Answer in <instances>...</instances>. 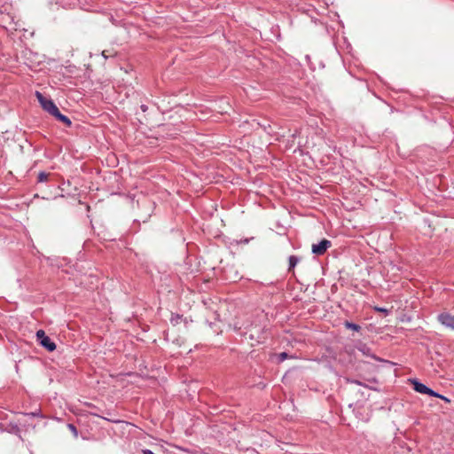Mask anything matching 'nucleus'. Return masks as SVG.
Instances as JSON below:
<instances>
[{
	"label": "nucleus",
	"mask_w": 454,
	"mask_h": 454,
	"mask_svg": "<svg viewBox=\"0 0 454 454\" xmlns=\"http://www.w3.org/2000/svg\"><path fill=\"white\" fill-rule=\"evenodd\" d=\"M438 321L451 330H454V316L448 313L442 312L438 315Z\"/></svg>",
	"instance_id": "39448f33"
},
{
	"label": "nucleus",
	"mask_w": 454,
	"mask_h": 454,
	"mask_svg": "<svg viewBox=\"0 0 454 454\" xmlns=\"http://www.w3.org/2000/svg\"><path fill=\"white\" fill-rule=\"evenodd\" d=\"M288 357H289V355L286 352H282L278 355V362H283L286 359H287Z\"/></svg>",
	"instance_id": "f8f14e48"
},
{
	"label": "nucleus",
	"mask_w": 454,
	"mask_h": 454,
	"mask_svg": "<svg viewBox=\"0 0 454 454\" xmlns=\"http://www.w3.org/2000/svg\"><path fill=\"white\" fill-rule=\"evenodd\" d=\"M143 454H154L151 450L145 449L142 450Z\"/></svg>",
	"instance_id": "f3484780"
},
{
	"label": "nucleus",
	"mask_w": 454,
	"mask_h": 454,
	"mask_svg": "<svg viewBox=\"0 0 454 454\" xmlns=\"http://www.w3.org/2000/svg\"><path fill=\"white\" fill-rule=\"evenodd\" d=\"M332 243L328 239H322L318 244L312 245V253L317 255L324 254L331 247Z\"/></svg>",
	"instance_id": "20e7f679"
},
{
	"label": "nucleus",
	"mask_w": 454,
	"mask_h": 454,
	"mask_svg": "<svg viewBox=\"0 0 454 454\" xmlns=\"http://www.w3.org/2000/svg\"><path fill=\"white\" fill-rule=\"evenodd\" d=\"M122 81L124 82V84H119L118 87L119 89H123L118 91L119 97L117 98H115V100H119L120 103L122 102L124 98H129L131 93H133V88L129 85H127L129 79L125 80L124 78H122Z\"/></svg>",
	"instance_id": "7ed1b4c3"
},
{
	"label": "nucleus",
	"mask_w": 454,
	"mask_h": 454,
	"mask_svg": "<svg viewBox=\"0 0 454 454\" xmlns=\"http://www.w3.org/2000/svg\"><path fill=\"white\" fill-rule=\"evenodd\" d=\"M49 176H50V174H48L46 172H43V171H41L38 174L37 181L39 183L46 182L48 180V178H49Z\"/></svg>",
	"instance_id": "9b49d317"
},
{
	"label": "nucleus",
	"mask_w": 454,
	"mask_h": 454,
	"mask_svg": "<svg viewBox=\"0 0 454 454\" xmlns=\"http://www.w3.org/2000/svg\"><path fill=\"white\" fill-rule=\"evenodd\" d=\"M351 383H355L356 385H362V383L358 380H349Z\"/></svg>",
	"instance_id": "a211bd4d"
},
{
	"label": "nucleus",
	"mask_w": 454,
	"mask_h": 454,
	"mask_svg": "<svg viewBox=\"0 0 454 454\" xmlns=\"http://www.w3.org/2000/svg\"><path fill=\"white\" fill-rule=\"evenodd\" d=\"M223 112H224V113H227V110H224V109L223 108V110L221 111V113H223Z\"/></svg>",
	"instance_id": "412c9836"
},
{
	"label": "nucleus",
	"mask_w": 454,
	"mask_h": 454,
	"mask_svg": "<svg viewBox=\"0 0 454 454\" xmlns=\"http://www.w3.org/2000/svg\"><path fill=\"white\" fill-rule=\"evenodd\" d=\"M379 311H386L384 309H377Z\"/></svg>",
	"instance_id": "aec40b11"
},
{
	"label": "nucleus",
	"mask_w": 454,
	"mask_h": 454,
	"mask_svg": "<svg viewBox=\"0 0 454 454\" xmlns=\"http://www.w3.org/2000/svg\"><path fill=\"white\" fill-rule=\"evenodd\" d=\"M121 74L128 75V71L124 70L122 67L120 68V74H118V76H121Z\"/></svg>",
	"instance_id": "2eb2a0df"
},
{
	"label": "nucleus",
	"mask_w": 454,
	"mask_h": 454,
	"mask_svg": "<svg viewBox=\"0 0 454 454\" xmlns=\"http://www.w3.org/2000/svg\"><path fill=\"white\" fill-rule=\"evenodd\" d=\"M289 270H294V268L296 266V264L298 263L299 262V259L297 256L295 255H291L289 257Z\"/></svg>",
	"instance_id": "1a4fd4ad"
},
{
	"label": "nucleus",
	"mask_w": 454,
	"mask_h": 454,
	"mask_svg": "<svg viewBox=\"0 0 454 454\" xmlns=\"http://www.w3.org/2000/svg\"><path fill=\"white\" fill-rule=\"evenodd\" d=\"M68 428L70 429V431L74 434V436L76 437L78 433H77V429L75 427V426H74L73 424H68L67 425Z\"/></svg>",
	"instance_id": "4468645a"
},
{
	"label": "nucleus",
	"mask_w": 454,
	"mask_h": 454,
	"mask_svg": "<svg viewBox=\"0 0 454 454\" xmlns=\"http://www.w3.org/2000/svg\"><path fill=\"white\" fill-rule=\"evenodd\" d=\"M39 342L48 351H53L56 349V344L51 340L49 336L43 337V339H42Z\"/></svg>",
	"instance_id": "423d86ee"
},
{
	"label": "nucleus",
	"mask_w": 454,
	"mask_h": 454,
	"mask_svg": "<svg viewBox=\"0 0 454 454\" xmlns=\"http://www.w3.org/2000/svg\"><path fill=\"white\" fill-rule=\"evenodd\" d=\"M46 336L47 335L45 334L43 330H39V331L36 332V338H37L38 341H41V340L43 339V337H46Z\"/></svg>",
	"instance_id": "ddd939ff"
},
{
	"label": "nucleus",
	"mask_w": 454,
	"mask_h": 454,
	"mask_svg": "<svg viewBox=\"0 0 454 454\" xmlns=\"http://www.w3.org/2000/svg\"><path fill=\"white\" fill-rule=\"evenodd\" d=\"M51 115L54 116L58 121L63 122L67 127H70L72 124L71 120L67 116L62 114L59 108Z\"/></svg>",
	"instance_id": "0eeeda50"
},
{
	"label": "nucleus",
	"mask_w": 454,
	"mask_h": 454,
	"mask_svg": "<svg viewBox=\"0 0 454 454\" xmlns=\"http://www.w3.org/2000/svg\"><path fill=\"white\" fill-rule=\"evenodd\" d=\"M35 96L43 107V109L46 112H48L51 115L57 111L58 106L55 105V103L51 99L45 98L41 92L36 91Z\"/></svg>",
	"instance_id": "f257e3e1"
},
{
	"label": "nucleus",
	"mask_w": 454,
	"mask_h": 454,
	"mask_svg": "<svg viewBox=\"0 0 454 454\" xmlns=\"http://www.w3.org/2000/svg\"><path fill=\"white\" fill-rule=\"evenodd\" d=\"M143 454H154L151 450L145 449L142 450Z\"/></svg>",
	"instance_id": "dca6fc26"
},
{
	"label": "nucleus",
	"mask_w": 454,
	"mask_h": 454,
	"mask_svg": "<svg viewBox=\"0 0 454 454\" xmlns=\"http://www.w3.org/2000/svg\"><path fill=\"white\" fill-rule=\"evenodd\" d=\"M412 384H413V388L415 391H417L418 393H420V394H427V395H429L431 396H435V397H439V398H442L445 401H449L446 397H444L443 395L434 392V390H432L431 388L427 387L426 385L419 382L418 380H412Z\"/></svg>",
	"instance_id": "f03ea898"
},
{
	"label": "nucleus",
	"mask_w": 454,
	"mask_h": 454,
	"mask_svg": "<svg viewBox=\"0 0 454 454\" xmlns=\"http://www.w3.org/2000/svg\"><path fill=\"white\" fill-rule=\"evenodd\" d=\"M344 325H345L346 328L351 329V330H354V331H356V332H358L361 329L360 325H358L356 324H354V323H351V322H348V321H346L344 323Z\"/></svg>",
	"instance_id": "9d476101"
},
{
	"label": "nucleus",
	"mask_w": 454,
	"mask_h": 454,
	"mask_svg": "<svg viewBox=\"0 0 454 454\" xmlns=\"http://www.w3.org/2000/svg\"><path fill=\"white\" fill-rule=\"evenodd\" d=\"M114 423L118 425H122L124 422L121 420H114Z\"/></svg>",
	"instance_id": "6ab92c4d"
},
{
	"label": "nucleus",
	"mask_w": 454,
	"mask_h": 454,
	"mask_svg": "<svg viewBox=\"0 0 454 454\" xmlns=\"http://www.w3.org/2000/svg\"><path fill=\"white\" fill-rule=\"evenodd\" d=\"M357 349L364 356L374 357V356L372 354L370 348H368L364 344H361L357 347Z\"/></svg>",
	"instance_id": "6e6552de"
}]
</instances>
